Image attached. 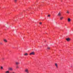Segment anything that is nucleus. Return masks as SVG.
<instances>
[{
    "label": "nucleus",
    "instance_id": "obj_22",
    "mask_svg": "<svg viewBox=\"0 0 73 73\" xmlns=\"http://www.w3.org/2000/svg\"><path fill=\"white\" fill-rule=\"evenodd\" d=\"M12 73H15L14 72H13Z\"/></svg>",
    "mask_w": 73,
    "mask_h": 73
},
{
    "label": "nucleus",
    "instance_id": "obj_6",
    "mask_svg": "<svg viewBox=\"0 0 73 73\" xmlns=\"http://www.w3.org/2000/svg\"><path fill=\"white\" fill-rule=\"evenodd\" d=\"M55 65L56 66L57 68H58V65H57V63H55Z\"/></svg>",
    "mask_w": 73,
    "mask_h": 73
},
{
    "label": "nucleus",
    "instance_id": "obj_16",
    "mask_svg": "<svg viewBox=\"0 0 73 73\" xmlns=\"http://www.w3.org/2000/svg\"><path fill=\"white\" fill-rule=\"evenodd\" d=\"M48 17H50V15H49L48 16Z\"/></svg>",
    "mask_w": 73,
    "mask_h": 73
},
{
    "label": "nucleus",
    "instance_id": "obj_15",
    "mask_svg": "<svg viewBox=\"0 0 73 73\" xmlns=\"http://www.w3.org/2000/svg\"><path fill=\"white\" fill-rule=\"evenodd\" d=\"M1 69H3V67L2 66H1Z\"/></svg>",
    "mask_w": 73,
    "mask_h": 73
},
{
    "label": "nucleus",
    "instance_id": "obj_23",
    "mask_svg": "<svg viewBox=\"0 0 73 73\" xmlns=\"http://www.w3.org/2000/svg\"><path fill=\"white\" fill-rule=\"evenodd\" d=\"M45 42H46V41H45Z\"/></svg>",
    "mask_w": 73,
    "mask_h": 73
},
{
    "label": "nucleus",
    "instance_id": "obj_5",
    "mask_svg": "<svg viewBox=\"0 0 73 73\" xmlns=\"http://www.w3.org/2000/svg\"><path fill=\"white\" fill-rule=\"evenodd\" d=\"M61 13H60V12H59L58 13V16H61Z\"/></svg>",
    "mask_w": 73,
    "mask_h": 73
},
{
    "label": "nucleus",
    "instance_id": "obj_7",
    "mask_svg": "<svg viewBox=\"0 0 73 73\" xmlns=\"http://www.w3.org/2000/svg\"><path fill=\"white\" fill-rule=\"evenodd\" d=\"M17 65H19L20 63L19 62H16L15 63Z\"/></svg>",
    "mask_w": 73,
    "mask_h": 73
},
{
    "label": "nucleus",
    "instance_id": "obj_20",
    "mask_svg": "<svg viewBox=\"0 0 73 73\" xmlns=\"http://www.w3.org/2000/svg\"><path fill=\"white\" fill-rule=\"evenodd\" d=\"M40 25L42 24V23L40 22Z\"/></svg>",
    "mask_w": 73,
    "mask_h": 73
},
{
    "label": "nucleus",
    "instance_id": "obj_18",
    "mask_svg": "<svg viewBox=\"0 0 73 73\" xmlns=\"http://www.w3.org/2000/svg\"><path fill=\"white\" fill-rule=\"evenodd\" d=\"M47 49H48V50L50 49V47H48V48H47Z\"/></svg>",
    "mask_w": 73,
    "mask_h": 73
},
{
    "label": "nucleus",
    "instance_id": "obj_10",
    "mask_svg": "<svg viewBox=\"0 0 73 73\" xmlns=\"http://www.w3.org/2000/svg\"><path fill=\"white\" fill-rule=\"evenodd\" d=\"M68 22H70V18L68 19Z\"/></svg>",
    "mask_w": 73,
    "mask_h": 73
},
{
    "label": "nucleus",
    "instance_id": "obj_11",
    "mask_svg": "<svg viewBox=\"0 0 73 73\" xmlns=\"http://www.w3.org/2000/svg\"><path fill=\"white\" fill-rule=\"evenodd\" d=\"M6 73H9V71H6L5 72Z\"/></svg>",
    "mask_w": 73,
    "mask_h": 73
},
{
    "label": "nucleus",
    "instance_id": "obj_2",
    "mask_svg": "<svg viewBox=\"0 0 73 73\" xmlns=\"http://www.w3.org/2000/svg\"><path fill=\"white\" fill-rule=\"evenodd\" d=\"M9 70L11 71H12V70H13V69L12 68H9Z\"/></svg>",
    "mask_w": 73,
    "mask_h": 73
},
{
    "label": "nucleus",
    "instance_id": "obj_19",
    "mask_svg": "<svg viewBox=\"0 0 73 73\" xmlns=\"http://www.w3.org/2000/svg\"><path fill=\"white\" fill-rule=\"evenodd\" d=\"M16 68H19V66H17L16 67Z\"/></svg>",
    "mask_w": 73,
    "mask_h": 73
},
{
    "label": "nucleus",
    "instance_id": "obj_1",
    "mask_svg": "<svg viewBox=\"0 0 73 73\" xmlns=\"http://www.w3.org/2000/svg\"><path fill=\"white\" fill-rule=\"evenodd\" d=\"M66 41H70V38H66Z\"/></svg>",
    "mask_w": 73,
    "mask_h": 73
},
{
    "label": "nucleus",
    "instance_id": "obj_17",
    "mask_svg": "<svg viewBox=\"0 0 73 73\" xmlns=\"http://www.w3.org/2000/svg\"><path fill=\"white\" fill-rule=\"evenodd\" d=\"M0 44H1V45H3V43H2V42H0Z\"/></svg>",
    "mask_w": 73,
    "mask_h": 73
},
{
    "label": "nucleus",
    "instance_id": "obj_13",
    "mask_svg": "<svg viewBox=\"0 0 73 73\" xmlns=\"http://www.w3.org/2000/svg\"><path fill=\"white\" fill-rule=\"evenodd\" d=\"M66 13H69V11L67 10V11Z\"/></svg>",
    "mask_w": 73,
    "mask_h": 73
},
{
    "label": "nucleus",
    "instance_id": "obj_14",
    "mask_svg": "<svg viewBox=\"0 0 73 73\" xmlns=\"http://www.w3.org/2000/svg\"><path fill=\"white\" fill-rule=\"evenodd\" d=\"M17 0H14V2L15 3H16L17 2Z\"/></svg>",
    "mask_w": 73,
    "mask_h": 73
},
{
    "label": "nucleus",
    "instance_id": "obj_3",
    "mask_svg": "<svg viewBox=\"0 0 73 73\" xmlns=\"http://www.w3.org/2000/svg\"><path fill=\"white\" fill-rule=\"evenodd\" d=\"M32 54H33V55H35V52H33L30 54V55H31Z\"/></svg>",
    "mask_w": 73,
    "mask_h": 73
},
{
    "label": "nucleus",
    "instance_id": "obj_21",
    "mask_svg": "<svg viewBox=\"0 0 73 73\" xmlns=\"http://www.w3.org/2000/svg\"><path fill=\"white\" fill-rule=\"evenodd\" d=\"M2 59H3V60H4V58H2Z\"/></svg>",
    "mask_w": 73,
    "mask_h": 73
},
{
    "label": "nucleus",
    "instance_id": "obj_12",
    "mask_svg": "<svg viewBox=\"0 0 73 73\" xmlns=\"http://www.w3.org/2000/svg\"><path fill=\"white\" fill-rule=\"evenodd\" d=\"M63 19H64L63 17H61L60 18V19L61 20H62Z\"/></svg>",
    "mask_w": 73,
    "mask_h": 73
},
{
    "label": "nucleus",
    "instance_id": "obj_4",
    "mask_svg": "<svg viewBox=\"0 0 73 73\" xmlns=\"http://www.w3.org/2000/svg\"><path fill=\"white\" fill-rule=\"evenodd\" d=\"M25 72H27V73H29V71H28V69H26L25 70Z\"/></svg>",
    "mask_w": 73,
    "mask_h": 73
},
{
    "label": "nucleus",
    "instance_id": "obj_8",
    "mask_svg": "<svg viewBox=\"0 0 73 73\" xmlns=\"http://www.w3.org/2000/svg\"><path fill=\"white\" fill-rule=\"evenodd\" d=\"M3 41H4V42H7V41L6 39L3 40Z\"/></svg>",
    "mask_w": 73,
    "mask_h": 73
},
{
    "label": "nucleus",
    "instance_id": "obj_9",
    "mask_svg": "<svg viewBox=\"0 0 73 73\" xmlns=\"http://www.w3.org/2000/svg\"><path fill=\"white\" fill-rule=\"evenodd\" d=\"M24 56H28V54L27 53H26L24 54Z\"/></svg>",
    "mask_w": 73,
    "mask_h": 73
}]
</instances>
